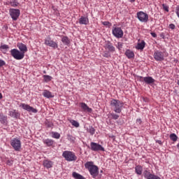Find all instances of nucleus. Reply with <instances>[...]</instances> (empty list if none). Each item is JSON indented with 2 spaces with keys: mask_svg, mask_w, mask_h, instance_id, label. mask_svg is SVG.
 Returning a JSON list of instances; mask_svg holds the SVG:
<instances>
[{
  "mask_svg": "<svg viewBox=\"0 0 179 179\" xmlns=\"http://www.w3.org/2000/svg\"><path fill=\"white\" fill-rule=\"evenodd\" d=\"M85 169L90 171L93 178H96L99 176V167L93 164V162H88L85 164Z\"/></svg>",
  "mask_w": 179,
  "mask_h": 179,
  "instance_id": "f257e3e1",
  "label": "nucleus"
},
{
  "mask_svg": "<svg viewBox=\"0 0 179 179\" xmlns=\"http://www.w3.org/2000/svg\"><path fill=\"white\" fill-rule=\"evenodd\" d=\"M110 106L112 110H113L115 113L120 114V113L122 111V107H124V103L120 100L112 99L110 101Z\"/></svg>",
  "mask_w": 179,
  "mask_h": 179,
  "instance_id": "f03ea898",
  "label": "nucleus"
},
{
  "mask_svg": "<svg viewBox=\"0 0 179 179\" xmlns=\"http://www.w3.org/2000/svg\"><path fill=\"white\" fill-rule=\"evenodd\" d=\"M62 156L67 162H75L78 159L76 155H75V153L71 151H64Z\"/></svg>",
  "mask_w": 179,
  "mask_h": 179,
  "instance_id": "7ed1b4c3",
  "label": "nucleus"
},
{
  "mask_svg": "<svg viewBox=\"0 0 179 179\" xmlns=\"http://www.w3.org/2000/svg\"><path fill=\"white\" fill-rule=\"evenodd\" d=\"M10 54L15 59H23L24 58V53L19 51L17 49H13L10 50Z\"/></svg>",
  "mask_w": 179,
  "mask_h": 179,
  "instance_id": "20e7f679",
  "label": "nucleus"
},
{
  "mask_svg": "<svg viewBox=\"0 0 179 179\" xmlns=\"http://www.w3.org/2000/svg\"><path fill=\"white\" fill-rule=\"evenodd\" d=\"M139 79H140V82H144L145 85H149L150 86L155 85V82H156V80H155V78L150 76H147V77L140 76Z\"/></svg>",
  "mask_w": 179,
  "mask_h": 179,
  "instance_id": "39448f33",
  "label": "nucleus"
},
{
  "mask_svg": "<svg viewBox=\"0 0 179 179\" xmlns=\"http://www.w3.org/2000/svg\"><path fill=\"white\" fill-rule=\"evenodd\" d=\"M112 33L113 36L116 37V38H122L124 36V31L120 27H113Z\"/></svg>",
  "mask_w": 179,
  "mask_h": 179,
  "instance_id": "423d86ee",
  "label": "nucleus"
},
{
  "mask_svg": "<svg viewBox=\"0 0 179 179\" xmlns=\"http://www.w3.org/2000/svg\"><path fill=\"white\" fill-rule=\"evenodd\" d=\"M10 145L16 152H19L22 148V142L17 138L11 140Z\"/></svg>",
  "mask_w": 179,
  "mask_h": 179,
  "instance_id": "0eeeda50",
  "label": "nucleus"
},
{
  "mask_svg": "<svg viewBox=\"0 0 179 179\" xmlns=\"http://www.w3.org/2000/svg\"><path fill=\"white\" fill-rule=\"evenodd\" d=\"M9 13L13 20L16 21L17 20V19H19V17L20 16V10L10 8Z\"/></svg>",
  "mask_w": 179,
  "mask_h": 179,
  "instance_id": "6e6552de",
  "label": "nucleus"
},
{
  "mask_svg": "<svg viewBox=\"0 0 179 179\" xmlns=\"http://www.w3.org/2000/svg\"><path fill=\"white\" fill-rule=\"evenodd\" d=\"M90 149L93 152H104L105 150L104 148L102 147L101 145L94 142H91Z\"/></svg>",
  "mask_w": 179,
  "mask_h": 179,
  "instance_id": "1a4fd4ad",
  "label": "nucleus"
},
{
  "mask_svg": "<svg viewBox=\"0 0 179 179\" xmlns=\"http://www.w3.org/2000/svg\"><path fill=\"white\" fill-rule=\"evenodd\" d=\"M137 17L138 20H140V22H142L143 23H147V22L149 20V15L143 11H140L137 13Z\"/></svg>",
  "mask_w": 179,
  "mask_h": 179,
  "instance_id": "9d476101",
  "label": "nucleus"
},
{
  "mask_svg": "<svg viewBox=\"0 0 179 179\" xmlns=\"http://www.w3.org/2000/svg\"><path fill=\"white\" fill-rule=\"evenodd\" d=\"M45 44L52 48H58V44L55 41L51 40L50 37L45 39Z\"/></svg>",
  "mask_w": 179,
  "mask_h": 179,
  "instance_id": "9b49d317",
  "label": "nucleus"
},
{
  "mask_svg": "<svg viewBox=\"0 0 179 179\" xmlns=\"http://www.w3.org/2000/svg\"><path fill=\"white\" fill-rule=\"evenodd\" d=\"M20 107H22L23 110H26V111H28V113H36L38 112L37 109L30 106L29 105H27L26 103H21L20 105Z\"/></svg>",
  "mask_w": 179,
  "mask_h": 179,
  "instance_id": "f8f14e48",
  "label": "nucleus"
},
{
  "mask_svg": "<svg viewBox=\"0 0 179 179\" xmlns=\"http://www.w3.org/2000/svg\"><path fill=\"white\" fill-rule=\"evenodd\" d=\"M154 58L155 61H164V53L157 50L154 52Z\"/></svg>",
  "mask_w": 179,
  "mask_h": 179,
  "instance_id": "ddd939ff",
  "label": "nucleus"
},
{
  "mask_svg": "<svg viewBox=\"0 0 179 179\" xmlns=\"http://www.w3.org/2000/svg\"><path fill=\"white\" fill-rule=\"evenodd\" d=\"M143 175L144 178L146 179H161L160 177L155 174H152L150 172H149V171L147 170L144 171Z\"/></svg>",
  "mask_w": 179,
  "mask_h": 179,
  "instance_id": "4468645a",
  "label": "nucleus"
},
{
  "mask_svg": "<svg viewBox=\"0 0 179 179\" xmlns=\"http://www.w3.org/2000/svg\"><path fill=\"white\" fill-rule=\"evenodd\" d=\"M80 105L82 110L85 111V113H92V111H93L92 108H90L89 106H87V104H86L85 103L82 102L80 103Z\"/></svg>",
  "mask_w": 179,
  "mask_h": 179,
  "instance_id": "2eb2a0df",
  "label": "nucleus"
},
{
  "mask_svg": "<svg viewBox=\"0 0 179 179\" xmlns=\"http://www.w3.org/2000/svg\"><path fill=\"white\" fill-rule=\"evenodd\" d=\"M105 48L106 50H108L110 52H114V51H115V48L113 46V43L110 41L106 43Z\"/></svg>",
  "mask_w": 179,
  "mask_h": 179,
  "instance_id": "dca6fc26",
  "label": "nucleus"
},
{
  "mask_svg": "<svg viewBox=\"0 0 179 179\" xmlns=\"http://www.w3.org/2000/svg\"><path fill=\"white\" fill-rule=\"evenodd\" d=\"M8 115L13 118H19L20 117V113L16 110H10Z\"/></svg>",
  "mask_w": 179,
  "mask_h": 179,
  "instance_id": "f3484780",
  "label": "nucleus"
},
{
  "mask_svg": "<svg viewBox=\"0 0 179 179\" xmlns=\"http://www.w3.org/2000/svg\"><path fill=\"white\" fill-rule=\"evenodd\" d=\"M17 47L19 50L21 51V53H24L27 52V46L23 43H18Z\"/></svg>",
  "mask_w": 179,
  "mask_h": 179,
  "instance_id": "a211bd4d",
  "label": "nucleus"
},
{
  "mask_svg": "<svg viewBox=\"0 0 179 179\" xmlns=\"http://www.w3.org/2000/svg\"><path fill=\"white\" fill-rule=\"evenodd\" d=\"M43 96H44V97H46V99H52V97H54V95H52V93H51V92L45 90L43 92Z\"/></svg>",
  "mask_w": 179,
  "mask_h": 179,
  "instance_id": "6ab92c4d",
  "label": "nucleus"
},
{
  "mask_svg": "<svg viewBox=\"0 0 179 179\" xmlns=\"http://www.w3.org/2000/svg\"><path fill=\"white\" fill-rule=\"evenodd\" d=\"M79 24H89V18L87 17H81L79 19Z\"/></svg>",
  "mask_w": 179,
  "mask_h": 179,
  "instance_id": "aec40b11",
  "label": "nucleus"
},
{
  "mask_svg": "<svg viewBox=\"0 0 179 179\" xmlns=\"http://www.w3.org/2000/svg\"><path fill=\"white\" fill-rule=\"evenodd\" d=\"M52 164H54V163L51 161H48V160L43 161V166L44 167H46V169H51V167H52Z\"/></svg>",
  "mask_w": 179,
  "mask_h": 179,
  "instance_id": "412c9836",
  "label": "nucleus"
},
{
  "mask_svg": "<svg viewBox=\"0 0 179 179\" xmlns=\"http://www.w3.org/2000/svg\"><path fill=\"white\" fill-rule=\"evenodd\" d=\"M0 122L1 124H6L8 122V117L5 116L3 113H0Z\"/></svg>",
  "mask_w": 179,
  "mask_h": 179,
  "instance_id": "4be33fe9",
  "label": "nucleus"
},
{
  "mask_svg": "<svg viewBox=\"0 0 179 179\" xmlns=\"http://www.w3.org/2000/svg\"><path fill=\"white\" fill-rule=\"evenodd\" d=\"M136 173L138 176H142V171H143V168L141 165H138L135 167Z\"/></svg>",
  "mask_w": 179,
  "mask_h": 179,
  "instance_id": "5701e85b",
  "label": "nucleus"
},
{
  "mask_svg": "<svg viewBox=\"0 0 179 179\" xmlns=\"http://www.w3.org/2000/svg\"><path fill=\"white\" fill-rule=\"evenodd\" d=\"M87 132H89V134H90V135H92V136H93V135H94V134L96 133V129H94V127H93V126H89L87 128Z\"/></svg>",
  "mask_w": 179,
  "mask_h": 179,
  "instance_id": "b1692460",
  "label": "nucleus"
},
{
  "mask_svg": "<svg viewBox=\"0 0 179 179\" xmlns=\"http://www.w3.org/2000/svg\"><path fill=\"white\" fill-rule=\"evenodd\" d=\"M43 143L46 145V146H52V145H54V141L50 138H47L43 140Z\"/></svg>",
  "mask_w": 179,
  "mask_h": 179,
  "instance_id": "393cba45",
  "label": "nucleus"
},
{
  "mask_svg": "<svg viewBox=\"0 0 179 179\" xmlns=\"http://www.w3.org/2000/svg\"><path fill=\"white\" fill-rule=\"evenodd\" d=\"M125 55L127 57V58H129V59H131V58H134V57H135V54L134 53V52L127 50L125 52Z\"/></svg>",
  "mask_w": 179,
  "mask_h": 179,
  "instance_id": "a878e982",
  "label": "nucleus"
},
{
  "mask_svg": "<svg viewBox=\"0 0 179 179\" xmlns=\"http://www.w3.org/2000/svg\"><path fill=\"white\" fill-rule=\"evenodd\" d=\"M72 176L73 178L75 179H86L83 176L76 173V172H73Z\"/></svg>",
  "mask_w": 179,
  "mask_h": 179,
  "instance_id": "bb28decb",
  "label": "nucleus"
},
{
  "mask_svg": "<svg viewBox=\"0 0 179 179\" xmlns=\"http://www.w3.org/2000/svg\"><path fill=\"white\" fill-rule=\"evenodd\" d=\"M145 41H142L137 45V50H143L145 48Z\"/></svg>",
  "mask_w": 179,
  "mask_h": 179,
  "instance_id": "cd10ccee",
  "label": "nucleus"
},
{
  "mask_svg": "<svg viewBox=\"0 0 179 179\" xmlns=\"http://www.w3.org/2000/svg\"><path fill=\"white\" fill-rule=\"evenodd\" d=\"M62 42L65 44V45H68L69 44V38L67 36H63L62 38Z\"/></svg>",
  "mask_w": 179,
  "mask_h": 179,
  "instance_id": "c85d7f7f",
  "label": "nucleus"
},
{
  "mask_svg": "<svg viewBox=\"0 0 179 179\" xmlns=\"http://www.w3.org/2000/svg\"><path fill=\"white\" fill-rule=\"evenodd\" d=\"M52 138H55V139H59V138H61V134L58 132H52Z\"/></svg>",
  "mask_w": 179,
  "mask_h": 179,
  "instance_id": "c756f323",
  "label": "nucleus"
},
{
  "mask_svg": "<svg viewBox=\"0 0 179 179\" xmlns=\"http://www.w3.org/2000/svg\"><path fill=\"white\" fill-rule=\"evenodd\" d=\"M169 138H170V139H171V141H173V142L177 141V139L178 138L177 137V135H176V134H170Z\"/></svg>",
  "mask_w": 179,
  "mask_h": 179,
  "instance_id": "7c9ffc66",
  "label": "nucleus"
},
{
  "mask_svg": "<svg viewBox=\"0 0 179 179\" xmlns=\"http://www.w3.org/2000/svg\"><path fill=\"white\" fill-rule=\"evenodd\" d=\"M70 122L73 125V127H76V128H79V122H78L77 121L71 120H70Z\"/></svg>",
  "mask_w": 179,
  "mask_h": 179,
  "instance_id": "2f4dec72",
  "label": "nucleus"
},
{
  "mask_svg": "<svg viewBox=\"0 0 179 179\" xmlns=\"http://www.w3.org/2000/svg\"><path fill=\"white\" fill-rule=\"evenodd\" d=\"M10 5H11V6L13 8H16V6H19V2H17L16 0H13V1L10 2Z\"/></svg>",
  "mask_w": 179,
  "mask_h": 179,
  "instance_id": "473e14b6",
  "label": "nucleus"
},
{
  "mask_svg": "<svg viewBox=\"0 0 179 179\" xmlns=\"http://www.w3.org/2000/svg\"><path fill=\"white\" fill-rule=\"evenodd\" d=\"M43 78L45 82H50L51 79H52V77L50 76H43Z\"/></svg>",
  "mask_w": 179,
  "mask_h": 179,
  "instance_id": "72a5a7b5",
  "label": "nucleus"
},
{
  "mask_svg": "<svg viewBox=\"0 0 179 179\" xmlns=\"http://www.w3.org/2000/svg\"><path fill=\"white\" fill-rule=\"evenodd\" d=\"M67 139H68V141H70V142H75L76 138H75V137H73L71 134H68L67 135Z\"/></svg>",
  "mask_w": 179,
  "mask_h": 179,
  "instance_id": "f704fd0d",
  "label": "nucleus"
},
{
  "mask_svg": "<svg viewBox=\"0 0 179 179\" xmlns=\"http://www.w3.org/2000/svg\"><path fill=\"white\" fill-rule=\"evenodd\" d=\"M0 50L2 51L3 50H9V45L1 44L0 46Z\"/></svg>",
  "mask_w": 179,
  "mask_h": 179,
  "instance_id": "c9c22d12",
  "label": "nucleus"
},
{
  "mask_svg": "<svg viewBox=\"0 0 179 179\" xmlns=\"http://www.w3.org/2000/svg\"><path fill=\"white\" fill-rule=\"evenodd\" d=\"M110 115H111L113 120H118V118H120V116L115 113H111Z\"/></svg>",
  "mask_w": 179,
  "mask_h": 179,
  "instance_id": "e433bc0d",
  "label": "nucleus"
},
{
  "mask_svg": "<svg viewBox=\"0 0 179 179\" xmlns=\"http://www.w3.org/2000/svg\"><path fill=\"white\" fill-rule=\"evenodd\" d=\"M162 8L164 9V10H165L166 12H169V6L166 4H162Z\"/></svg>",
  "mask_w": 179,
  "mask_h": 179,
  "instance_id": "4c0bfd02",
  "label": "nucleus"
},
{
  "mask_svg": "<svg viewBox=\"0 0 179 179\" xmlns=\"http://www.w3.org/2000/svg\"><path fill=\"white\" fill-rule=\"evenodd\" d=\"M102 24H103V26H111V23H110L108 21L103 22Z\"/></svg>",
  "mask_w": 179,
  "mask_h": 179,
  "instance_id": "58836bf2",
  "label": "nucleus"
},
{
  "mask_svg": "<svg viewBox=\"0 0 179 179\" xmlns=\"http://www.w3.org/2000/svg\"><path fill=\"white\" fill-rule=\"evenodd\" d=\"M169 29H171V30H174V29H176V25L174 24H170Z\"/></svg>",
  "mask_w": 179,
  "mask_h": 179,
  "instance_id": "ea45409f",
  "label": "nucleus"
},
{
  "mask_svg": "<svg viewBox=\"0 0 179 179\" xmlns=\"http://www.w3.org/2000/svg\"><path fill=\"white\" fill-rule=\"evenodd\" d=\"M117 48L119 50H121V48H122V43H121V42L117 43Z\"/></svg>",
  "mask_w": 179,
  "mask_h": 179,
  "instance_id": "a19ab883",
  "label": "nucleus"
},
{
  "mask_svg": "<svg viewBox=\"0 0 179 179\" xmlns=\"http://www.w3.org/2000/svg\"><path fill=\"white\" fill-rule=\"evenodd\" d=\"M6 65L5 61L0 59V67Z\"/></svg>",
  "mask_w": 179,
  "mask_h": 179,
  "instance_id": "79ce46f5",
  "label": "nucleus"
},
{
  "mask_svg": "<svg viewBox=\"0 0 179 179\" xmlns=\"http://www.w3.org/2000/svg\"><path fill=\"white\" fill-rule=\"evenodd\" d=\"M7 164H8V166H12V164H13V160H8L7 161Z\"/></svg>",
  "mask_w": 179,
  "mask_h": 179,
  "instance_id": "37998d69",
  "label": "nucleus"
},
{
  "mask_svg": "<svg viewBox=\"0 0 179 179\" xmlns=\"http://www.w3.org/2000/svg\"><path fill=\"white\" fill-rule=\"evenodd\" d=\"M136 124H138V125H141L142 124V120L137 119L136 120Z\"/></svg>",
  "mask_w": 179,
  "mask_h": 179,
  "instance_id": "c03bdc74",
  "label": "nucleus"
},
{
  "mask_svg": "<svg viewBox=\"0 0 179 179\" xmlns=\"http://www.w3.org/2000/svg\"><path fill=\"white\" fill-rule=\"evenodd\" d=\"M151 36L155 38H156V37H157V34H156V33H155V32H151Z\"/></svg>",
  "mask_w": 179,
  "mask_h": 179,
  "instance_id": "a18cd8bd",
  "label": "nucleus"
},
{
  "mask_svg": "<svg viewBox=\"0 0 179 179\" xmlns=\"http://www.w3.org/2000/svg\"><path fill=\"white\" fill-rule=\"evenodd\" d=\"M143 101H145V103H148V101H149V99L146 98V97H143Z\"/></svg>",
  "mask_w": 179,
  "mask_h": 179,
  "instance_id": "49530a36",
  "label": "nucleus"
},
{
  "mask_svg": "<svg viewBox=\"0 0 179 179\" xmlns=\"http://www.w3.org/2000/svg\"><path fill=\"white\" fill-rule=\"evenodd\" d=\"M103 57H105V58H108V57H110V55H108V53H104Z\"/></svg>",
  "mask_w": 179,
  "mask_h": 179,
  "instance_id": "de8ad7c7",
  "label": "nucleus"
},
{
  "mask_svg": "<svg viewBox=\"0 0 179 179\" xmlns=\"http://www.w3.org/2000/svg\"><path fill=\"white\" fill-rule=\"evenodd\" d=\"M160 37H162V38H164V37H165L164 33H161L160 34Z\"/></svg>",
  "mask_w": 179,
  "mask_h": 179,
  "instance_id": "09e8293b",
  "label": "nucleus"
},
{
  "mask_svg": "<svg viewBox=\"0 0 179 179\" xmlns=\"http://www.w3.org/2000/svg\"><path fill=\"white\" fill-rule=\"evenodd\" d=\"M156 142L157 143H159V145H162V141L160 140H157Z\"/></svg>",
  "mask_w": 179,
  "mask_h": 179,
  "instance_id": "8fccbe9b",
  "label": "nucleus"
},
{
  "mask_svg": "<svg viewBox=\"0 0 179 179\" xmlns=\"http://www.w3.org/2000/svg\"><path fill=\"white\" fill-rule=\"evenodd\" d=\"M2 99V94L0 93V99Z\"/></svg>",
  "mask_w": 179,
  "mask_h": 179,
  "instance_id": "3c124183",
  "label": "nucleus"
},
{
  "mask_svg": "<svg viewBox=\"0 0 179 179\" xmlns=\"http://www.w3.org/2000/svg\"><path fill=\"white\" fill-rule=\"evenodd\" d=\"M136 0H130L131 2H135Z\"/></svg>",
  "mask_w": 179,
  "mask_h": 179,
  "instance_id": "603ef678",
  "label": "nucleus"
},
{
  "mask_svg": "<svg viewBox=\"0 0 179 179\" xmlns=\"http://www.w3.org/2000/svg\"><path fill=\"white\" fill-rule=\"evenodd\" d=\"M22 179H24V178H22Z\"/></svg>",
  "mask_w": 179,
  "mask_h": 179,
  "instance_id": "864d4df0",
  "label": "nucleus"
}]
</instances>
